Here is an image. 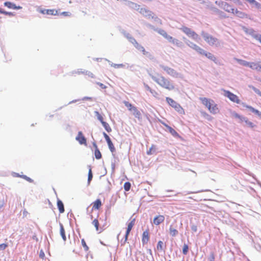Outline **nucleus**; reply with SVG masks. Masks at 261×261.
I'll list each match as a JSON object with an SVG mask.
<instances>
[{"label": "nucleus", "instance_id": "40", "mask_svg": "<svg viewBox=\"0 0 261 261\" xmlns=\"http://www.w3.org/2000/svg\"><path fill=\"white\" fill-rule=\"evenodd\" d=\"M155 151V146L154 145H152L149 149L147 151L148 155L151 154L153 152Z\"/></svg>", "mask_w": 261, "mask_h": 261}, {"label": "nucleus", "instance_id": "4", "mask_svg": "<svg viewBox=\"0 0 261 261\" xmlns=\"http://www.w3.org/2000/svg\"><path fill=\"white\" fill-rule=\"evenodd\" d=\"M180 30L188 37L192 38L196 41L199 39V35L195 31L187 27L182 26Z\"/></svg>", "mask_w": 261, "mask_h": 261}, {"label": "nucleus", "instance_id": "38", "mask_svg": "<svg viewBox=\"0 0 261 261\" xmlns=\"http://www.w3.org/2000/svg\"><path fill=\"white\" fill-rule=\"evenodd\" d=\"M123 103L125 105V106L128 108V109L129 111H131L132 110L133 108H134L135 107V106H133L131 103H130L128 101H124L123 102Z\"/></svg>", "mask_w": 261, "mask_h": 261}, {"label": "nucleus", "instance_id": "32", "mask_svg": "<svg viewBox=\"0 0 261 261\" xmlns=\"http://www.w3.org/2000/svg\"><path fill=\"white\" fill-rule=\"evenodd\" d=\"M164 247H165V245H164L163 242L161 241H159L156 246V248L158 250L164 251Z\"/></svg>", "mask_w": 261, "mask_h": 261}, {"label": "nucleus", "instance_id": "43", "mask_svg": "<svg viewBox=\"0 0 261 261\" xmlns=\"http://www.w3.org/2000/svg\"><path fill=\"white\" fill-rule=\"evenodd\" d=\"M81 243H82V245L83 246V247H84V250L86 251H88L89 250V247L88 246H87V245L86 244V243L85 241V240L84 239H82L81 240Z\"/></svg>", "mask_w": 261, "mask_h": 261}, {"label": "nucleus", "instance_id": "57", "mask_svg": "<svg viewBox=\"0 0 261 261\" xmlns=\"http://www.w3.org/2000/svg\"><path fill=\"white\" fill-rule=\"evenodd\" d=\"M259 115H257L258 116H259L260 118H261V113L259 112Z\"/></svg>", "mask_w": 261, "mask_h": 261}, {"label": "nucleus", "instance_id": "36", "mask_svg": "<svg viewBox=\"0 0 261 261\" xmlns=\"http://www.w3.org/2000/svg\"><path fill=\"white\" fill-rule=\"evenodd\" d=\"M102 124L103 125V126L105 127V129L108 132H111L112 131V129L110 127V126L109 125V124L106 122H102Z\"/></svg>", "mask_w": 261, "mask_h": 261}, {"label": "nucleus", "instance_id": "15", "mask_svg": "<svg viewBox=\"0 0 261 261\" xmlns=\"http://www.w3.org/2000/svg\"><path fill=\"white\" fill-rule=\"evenodd\" d=\"M188 45L191 48L196 51L199 54H201V53H203V49L195 43L190 42L188 44Z\"/></svg>", "mask_w": 261, "mask_h": 261}, {"label": "nucleus", "instance_id": "59", "mask_svg": "<svg viewBox=\"0 0 261 261\" xmlns=\"http://www.w3.org/2000/svg\"><path fill=\"white\" fill-rule=\"evenodd\" d=\"M41 255H42V256H43L44 255V254H43H43H40V256H41Z\"/></svg>", "mask_w": 261, "mask_h": 261}, {"label": "nucleus", "instance_id": "45", "mask_svg": "<svg viewBox=\"0 0 261 261\" xmlns=\"http://www.w3.org/2000/svg\"><path fill=\"white\" fill-rule=\"evenodd\" d=\"M95 113L97 117V119L101 122V123H102V122H104L102 116L99 113V112H95Z\"/></svg>", "mask_w": 261, "mask_h": 261}, {"label": "nucleus", "instance_id": "11", "mask_svg": "<svg viewBox=\"0 0 261 261\" xmlns=\"http://www.w3.org/2000/svg\"><path fill=\"white\" fill-rule=\"evenodd\" d=\"M39 12L42 14L50 15H56L58 13V10L55 9H41L39 10Z\"/></svg>", "mask_w": 261, "mask_h": 261}, {"label": "nucleus", "instance_id": "17", "mask_svg": "<svg viewBox=\"0 0 261 261\" xmlns=\"http://www.w3.org/2000/svg\"><path fill=\"white\" fill-rule=\"evenodd\" d=\"M165 220V217L163 215H158L153 219V222L154 225H159Z\"/></svg>", "mask_w": 261, "mask_h": 261}, {"label": "nucleus", "instance_id": "47", "mask_svg": "<svg viewBox=\"0 0 261 261\" xmlns=\"http://www.w3.org/2000/svg\"><path fill=\"white\" fill-rule=\"evenodd\" d=\"M215 259V255L214 252H211L210 253V256L208 257L209 261H214Z\"/></svg>", "mask_w": 261, "mask_h": 261}, {"label": "nucleus", "instance_id": "34", "mask_svg": "<svg viewBox=\"0 0 261 261\" xmlns=\"http://www.w3.org/2000/svg\"><path fill=\"white\" fill-rule=\"evenodd\" d=\"M159 33L162 35L164 38L167 39L168 40L169 39H171V36L168 35V34L164 30H161L159 32Z\"/></svg>", "mask_w": 261, "mask_h": 261}, {"label": "nucleus", "instance_id": "42", "mask_svg": "<svg viewBox=\"0 0 261 261\" xmlns=\"http://www.w3.org/2000/svg\"><path fill=\"white\" fill-rule=\"evenodd\" d=\"M131 187V184L129 182H126L124 184V189L125 191H128Z\"/></svg>", "mask_w": 261, "mask_h": 261}, {"label": "nucleus", "instance_id": "52", "mask_svg": "<svg viewBox=\"0 0 261 261\" xmlns=\"http://www.w3.org/2000/svg\"><path fill=\"white\" fill-rule=\"evenodd\" d=\"M61 14L67 16L70 15V13L68 12H63L61 13Z\"/></svg>", "mask_w": 261, "mask_h": 261}, {"label": "nucleus", "instance_id": "48", "mask_svg": "<svg viewBox=\"0 0 261 261\" xmlns=\"http://www.w3.org/2000/svg\"><path fill=\"white\" fill-rule=\"evenodd\" d=\"M8 247V245L5 243L0 244V250H4Z\"/></svg>", "mask_w": 261, "mask_h": 261}, {"label": "nucleus", "instance_id": "19", "mask_svg": "<svg viewBox=\"0 0 261 261\" xmlns=\"http://www.w3.org/2000/svg\"><path fill=\"white\" fill-rule=\"evenodd\" d=\"M93 146L95 148L94 155L96 159L99 160L101 158V154L99 149L98 148L97 145L95 142L93 143Z\"/></svg>", "mask_w": 261, "mask_h": 261}, {"label": "nucleus", "instance_id": "31", "mask_svg": "<svg viewBox=\"0 0 261 261\" xmlns=\"http://www.w3.org/2000/svg\"><path fill=\"white\" fill-rule=\"evenodd\" d=\"M243 121H244L246 125L249 127L253 128L255 126L252 122L249 121L246 117L243 118Z\"/></svg>", "mask_w": 261, "mask_h": 261}, {"label": "nucleus", "instance_id": "23", "mask_svg": "<svg viewBox=\"0 0 261 261\" xmlns=\"http://www.w3.org/2000/svg\"><path fill=\"white\" fill-rule=\"evenodd\" d=\"M131 112L133 113V114L136 118L139 119H140L141 118V114L136 107L133 108Z\"/></svg>", "mask_w": 261, "mask_h": 261}, {"label": "nucleus", "instance_id": "5", "mask_svg": "<svg viewBox=\"0 0 261 261\" xmlns=\"http://www.w3.org/2000/svg\"><path fill=\"white\" fill-rule=\"evenodd\" d=\"M201 35L203 37L204 40L210 45H217L218 43V40L217 38L213 37L207 33L203 31L201 32Z\"/></svg>", "mask_w": 261, "mask_h": 261}, {"label": "nucleus", "instance_id": "26", "mask_svg": "<svg viewBox=\"0 0 261 261\" xmlns=\"http://www.w3.org/2000/svg\"><path fill=\"white\" fill-rule=\"evenodd\" d=\"M60 234L64 241H66V237L65 235V231L62 224H60Z\"/></svg>", "mask_w": 261, "mask_h": 261}, {"label": "nucleus", "instance_id": "8", "mask_svg": "<svg viewBox=\"0 0 261 261\" xmlns=\"http://www.w3.org/2000/svg\"><path fill=\"white\" fill-rule=\"evenodd\" d=\"M75 139L81 145H87V140L82 132H79Z\"/></svg>", "mask_w": 261, "mask_h": 261}, {"label": "nucleus", "instance_id": "29", "mask_svg": "<svg viewBox=\"0 0 261 261\" xmlns=\"http://www.w3.org/2000/svg\"><path fill=\"white\" fill-rule=\"evenodd\" d=\"M236 60L239 64H240L242 65H243L244 66H247V67H249L250 66V62H247L246 61L243 60H241V59H236Z\"/></svg>", "mask_w": 261, "mask_h": 261}, {"label": "nucleus", "instance_id": "24", "mask_svg": "<svg viewBox=\"0 0 261 261\" xmlns=\"http://www.w3.org/2000/svg\"><path fill=\"white\" fill-rule=\"evenodd\" d=\"M57 206H58V208L60 213L62 214L64 212L65 210H64V206L63 203L60 199H58Z\"/></svg>", "mask_w": 261, "mask_h": 261}, {"label": "nucleus", "instance_id": "37", "mask_svg": "<svg viewBox=\"0 0 261 261\" xmlns=\"http://www.w3.org/2000/svg\"><path fill=\"white\" fill-rule=\"evenodd\" d=\"M92 224L94 226L96 230L98 231L99 230V221L97 219H95L92 221Z\"/></svg>", "mask_w": 261, "mask_h": 261}, {"label": "nucleus", "instance_id": "39", "mask_svg": "<svg viewBox=\"0 0 261 261\" xmlns=\"http://www.w3.org/2000/svg\"><path fill=\"white\" fill-rule=\"evenodd\" d=\"M93 175L92 172L91 168H90L88 172V184L90 185V182L92 179Z\"/></svg>", "mask_w": 261, "mask_h": 261}, {"label": "nucleus", "instance_id": "12", "mask_svg": "<svg viewBox=\"0 0 261 261\" xmlns=\"http://www.w3.org/2000/svg\"><path fill=\"white\" fill-rule=\"evenodd\" d=\"M91 205H92V210L93 211L98 210L102 206V202L100 199H97L91 203Z\"/></svg>", "mask_w": 261, "mask_h": 261}, {"label": "nucleus", "instance_id": "2", "mask_svg": "<svg viewBox=\"0 0 261 261\" xmlns=\"http://www.w3.org/2000/svg\"><path fill=\"white\" fill-rule=\"evenodd\" d=\"M166 100L168 105L174 108V110L178 113L182 115L185 114L184 109L178 103L174 100L173 99L167 97L166 98Z\"/></svg>", "mask_w": 261, "mask_h": 261}, {"label": "nucleus", "instance_id": "53", "mask_svg": "<svg viewBox=\"0 0 261 261\" xmlns=\"http://www.w3.org/2000/svg\"><path fill=\"white\" fill-rule=\"evenodd\" d=\"M99 86L101 88H106V86H104L103 84L101 83H99Z\"/></svg>", "mask_w": 261, "mask_h": 261}, {"label": "nucleus", "instance_id": "16", "mask_svg": "<svg viewBox=\"0 0 261 261\" xmlns=\"http://www.w3.org/2000/svg\"><path fill=\"white\" fill-rule=\"evenodd\" d=\"M188 45L191 48L196 51L199 54H201V53H203V49L195 43L190 42L188 44Z\"/></svg>", "mask_w": 261, "mask_h": 261}, {"label": "nucleus", "instance_id": "28", "mask_svg": "<svg viewBox=\"0 0 261 261\" xmlns=\"http://www.w3.org/2000/svg\"><path fill=\"white\" fill-rule=\"evenodd\" d=\"M169 233L172 237L177 236L178 233V230L173 227L172 225H170L169 227Z\"/></svg>", "mask_w": 261, "mask_h": 261}, {"label": "nucleus", "instance_id": "18", "mask_svg": "<svg viewBox=\"0 0 261 261\" xmlns=\"http://www.w3.org/2000/svg\"><path fill=\"white\" fill-rule=\"evenodd\" d=\"M249 67L253 70L261 71L260 62H250Z\"/></svg>", "mask_w": 261, "mask_h": 261}, {"label": "nucleus", "instance_id": "56", "mask_svg": "<svg viewBox=\"0 0 261 261\" xmlns=\"http://www.w3.org/2000/svg\"><path fill=\"white\" fill-rule=\"evenodd\" d=\"M257 40L261 43V35H259L258 38Z\"/></svg>", "mask_w": 261, "mask_h": 261}, {"label": "nucleus", "instance_id": "20", "mask_svg": "<svg viewBox=\"0 0 261 261\" xmlns=\"http://www.w3.org/2000/svg\"><path fill=\"white\" fill-rule=\"evenodd\" d=\"M4 6L9 9H21L22 8L20 6H16L14 4L10 2H6L4 3Z\"/></svg>", "mask_w": 261, "mask_h": 261}, {"label": "nucleus", "instance_id": "33", "mask_svg": "<svg viewBox=\"0 0 261 261\" xmlns=\"http://www.w3.org/2000/svg\"><path fill=\"white\" fill-rule=\"evenodd\" d=\"M170 83H165V82H164V83H162L161 85L163 87H165V88L168 89V90H171L173 88V86L172 85H170Z\"/></svg>", "mask_w": 261, "mask_h": 261}, {"label": "nucleus", "instance_id": "14", "mask_svg": "<svg viewBox=\"0 0 261 261\" xmlns=\"http://www.w3.org/2000/svg\"><path fill=\"white\" fill-rule=\"evenodd\" d=\"M211 10L213 12V13L218 15V16L220 18H226L227 17L226 14L222 11L220 10L219 9L215 8V7H212L211 8Z\"/></svg>", "mask_w": 261, "mask_h": 261}, {"label": "nucleus", "instance_id": "1", "mask_svg": "<svg viewBox=\"0 0 261 261\" xmlns=\"http://www.w3.org/2000/svg\"><path fill=\"white\" fill-rule=\"evenodd\" d=\"M200 100L211 113L216 114L219 112L218 106L213 100L205 97H200Z\"/></svg>", "mask_w": 261, "mask_h": 261}, {"label": "nucleus", "instance_id": "7", "mask_svg": "<svg viewBox=\"0 0 261 261\" xmlns=\"http://www.w3.org/2000/svg\"><path fill=\"white\" fill-rule=\"evenodd\" d=\"M224 95L233 102H236L237 103H240V100L238 96L228 91H224Z\"/></svg>", "mask_w": 261, "mask_h": 261}, {"label": "nucleus", "instance_id": "25", "mask_svg": "<svg viewBox=\"0 0 261 261\" xmlns=\"http://www.w3.org/2000/svg\"><path fill=\"white\" fill-rule=\"evenodd\" d=\"M168 41L177 46L180 47L182 46V42L177 39L173 38L171 37V39H169Z\"/></svg>", "mask_w": 261, "mask_h": 261}, {"label": "nucleus", "instance_id": "58", "mask_svg": "<svg viewBox=\"0 0 261 261\" xmlns=\"http://www.w3.org/2000/svg\"><path fill=\"white\" fill-rule=\"evenodd\" d=\"M147 88L148 90H150V91L151 92H152L151 91V90H150V88H149V87L148 86H147Z\"/></svg>", "mask_w": 261, "mask_h": 261}, {"label": "nucleus", "instance_id": "9", "mask_svg": "<svg viewBox=\"0 0 261 261\" xmlns=\"http://www.w3.org/2000/svg\"><path fill=\"white\" fill-rule=\"evenodd\" d=\"M103 135L108 143V146H109V148L110 151L112 153L114 152L115 151L116 149H115V146L113 145L110 138L106 133H103Z\"/></svg>", "mask_w": 261, "mask_h": 261}, {"label": "nucleus", "instance_id": "30", "mask_svg": "<svg viewBox=\"0 0 261 261\" xmlns=\"http://www.w3.org/2000/svg\"><path fill=\"white\" fill-rule=\"evenodd\" d=\"M242 105L244 107H246V108L248 109L249 110H250L253 113H255L256 115H259V111L255 109L253 107L250 106H248L245 105V103H243Z\"/></svg>", "mask_w": 261, "mask_h": 261}, {"label": "nucleus", "instance_id": "21", "mask_svg": "<svg viewBox=\"0 0 261 261\" xmlns=\"http://www.w3.org/2000/svg\"><path fill=\"white\" fill-rule=\"evenodd\" d=\"M162 124L168 129L170 133L174 137H178V134L171 126H169L164 122H162Z\"/></svg>", "mask_w": 261, "mask_h": 261}, {"label": "nucleus", "instance_id": "27", "mask_svg": "<svg viewBox=\"0 0 261 261\" xmlns=\"http://www.w3.org/2000/svg\"><path fill=\"white\" fill-rule=\"evenodd\" d=\"M234 15L240 18L247 17V15L245 13L238 10L237 9H234Z\"/></svg>", "mask_w": 261, "mask_h": 261}, {"label": "nucleus", "instance_id": "61", "mask_svg": "<svg viewBox=\"0 0 261 261\" xmlns=\"http://www.w3.org/2000/svg\"><path fill=\"white\" fill-rule=\"evenodd\" d=\"M41 255H42V256H43L44 255V254H43H43H40V256H41Z\"/></svg>", "mask_w": 261, "mask_h": 261}, {"label": "nucleus", "instance_id": "60", "mask_svg": "<svg viewBox=\"0 0 261 261\" xmlns=\"http://www.w3.org/2000/svg\"><path fill=\"white\" fill-rule=\"evenodd\" d=\"M41 255H42V256H43L44 255V254H43H43H40V256H41Z\"/></svg>", "mask_w": 261, "mask_h": 261}, {"label": "nucleus", "instance_id": "6", "mask_svg": "<svg viewBox=\"0 0 261 261\" xmlns=\"http://www.w3.org/2000/svg\"><path fill=\"white\" fill-rule=\"evenodd\" d=\"M135 221H136L135 218H133L127 224L126 231V233L125 234V239H124V244L127 242V241L128 240V237L129 234V233H130L132 229L133 228V227H134V226L135 224Z\"/></svg>", "mask_w": 261, "mask_h": 261}, {"label": "nucleus", "instance_id": "10", "mask_svg": "<svg viewBox=\"0 0 261 261\" xmlns=\"http://www.w3.org/2000/svg\"><path fill=\"white\" fill-rule=\"evenodd\" d=\"M132 43L134 44L135 47L138 50L141 51L143 55H146L148 54V52L146 51L144 47L139 44L135 39H133Z\"/></svg>", "mask_w": 261, "mask_h": 261}, {"label": "nucleus", "instance_id": "35", "mask_svg": "<svg viewBox=\"0 0 261 261\" xmlns=\"http://www.w3.org/2000/svg\"><path fill=\"white\" fill-rule=\"evenodd\" d=\"M250 4L254 5L255 7L257 8H261V5L257 2L255 0H246Z\"/></svg>", "mask_w": 261, "mask_h": 261}, {"label": "nucleus", "instance_id": "46", "mask_svg": "<svg viewBox=\"0 0 261 261\" xmlns=\"http://www.w3.org/2000/svg\"><path fill=\"white\" fill-rule=\"evenodd\" d=\"M140 13H141L143 14H145L150 13H151V12L149 11V10L146 9L145 8H141L140 10Z\"/></svg>", "mask_w": 261, "mask_h": 261}, {"label": "nucleus", "instance_id": "41", "mask_svg": "<svg viewBox=\"0 0 261 261\" xmlns=\"http://www.w3.org/2000/svg\"><path fill=\"white\" fill-rule=\"evenodd\" d=\"M232 115L233 117L239 119L241 121H243V118L245 117L239 115L234 112L232 113Z\"/></svg>", "mask_w": 261, "mask_h": 261}, {"label": "nucleus", "instance_id": "49", "mask_svg": "<svg viewBox=\"0 0 261 261\" xmlns=\"http://www.w3.org/2000/svg\"><path fill=\"white\" fill-rule=\"evenodd\" d=\"M0 13L4 14L5 15H11L12 14V13L11 12H6V11H3L1 9H0Z\"/></svg>", "mask_w": 261, "mask_h": 261}, {"label": "nucleus", "instance_id": "55", "mask_svg": "<svg viewBox=\"0 0 261 261\" xmlns=\"http://www.w3.org/2000/svg\"><path fill=\"white\" fill-rule=\"evenodd\" d=\"M192 229L193 231H196L197 230V227L196 226H194L192 227Z\"/></svg>", "mask_w": 261, "mask_h": 261}, {"label": "nucleus", "instance_id": "54", "mask_svg": "<svg viewBox=\"0 0 261 261\" xmlns=\"http://www.w3.org/2000/svg\"><path fill=\"white\" fill-rule=\"evenodd\" d=\"M23 178L25 179H27L28 181H30L31 180V179L29 177H28L27 176H25V175L23 176Z\"/></svg>", "mask_w": 261, "mask_h": 261}, {"label": "nucleus", "instance_id": "22", "mask_svg": "<svg viewBox=\"0 0 261 261\" xmlns=\"http://www.w3.org/2000/svg\"><path fill=\"white\" fill-rule=\"evenodd\" d=\"M200 55L205 56L208 59H209L214 62H216V58L215 57L214 55H213L212 54H211L210 53H207V52L205 51L204 49H203V53H201Z\"/></svg>", "mask_w": 261, "mask_h": 261}, {"label": "nucleus", "instance_id": "51", "mask_svg": "<svg viewBox=\"0 0 261 261\" xmlns=\"http://www.w3.org/2000/svg\"><path fill=\"white\" fill-rule=\"evenodd\" d=\"M252 89L254 90V91L259 95L261 96V92L258 90L257 89L252 87Z\"/></svg>", "mask_w": 261, "mask_h": 261}, {"label": "nucleus", "instance_id": "44", "mask_svg": "<svg viewBox=\"0 0 261 261\" xmlns=\"http://www.w3.org/2000/svg\"><path fill=\"white\" fill-rule=\"evenodd\" d=\"M189 247L187 244H184L182 248V253L186 255L188 252Z\"/></svg>", "mask_w": 261, "mask_h": 261}, {"label": "nucleus", "instance_id": "3", "mask_svg": "<svg viewBox=\"0 0 261 261\" xmlns=\"http://www.w3.org/2000/svg\"><path fill=\"white\" fill-rule=\"evenodd\" d=\"M215 4L225 11L231 14H234V8L228 3L224 1H216Z\"/></svg>", "mask_w": 261, "mask_h": 261}, {"label": "nucleus", "instance_id": "50", "mask_svg": "<svg viewBox=\"0 0 261 261\" xmlns=\"http://www.w3.org/2000/svg\"><path fill=\"white\" fill-rule=\"evenodd\" d=\"M6 200L5 199H2L0 200V208L3 207L5 204Z\"/></svg>", "mask_w": 261, "mask_h": 261}, {"label": "nucleus", "instance_id": "13", "mask_svg": "<svg viewBox=\"0 0 261 261\" xmlns=\"http://www.w3.org/2000/svg\"><path fill=\"white\" fill-rule=\"evenodd\" d=\"M149 240V229H147L143 232L142 242L143 244H146Z\"/></svg>", "mask_w": 261, "mask_h": 261}]
</instances>
